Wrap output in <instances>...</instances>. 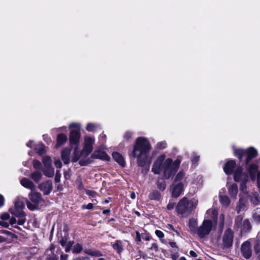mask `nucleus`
Wrapping results in <instances>:
<instances>
[{
  "label": "nucleus",
  "mask_w": 260,
  "mask_h": 260,
  "mask_svg": "<svg viewBox=\"0 0 260 260\" xmlns=\"http://www.w3.org/2000/svg\"><path fill=\"white\" fill-rule=\"evenodd\" d=\"M182 160V157L178 156L176 159L173 161L171 158L166 159V155L161 154L158 156L154 162L152 172L155 174L162 173L166 179H169L174 176L177 172Z\"/></svg>",
  "instance_id": "obj_1"
},
{
  "label": "nucleus",
  "mask_w": 260,
  "mask_h": 260,
  "mask_svg": "<svg viewBox=\"0 0 260 260\" xmlns=\"http://www.w3.org/2000/svg\"><path fill=\"white\" fill-rule=\"evenodd\" d=\"M152 148L147 138L140 137L136 140L133 150L129 152L130 157L137 159V164L140 167L150 165L152 158L149 153Z\"/></svg>",
  "instance_id": "obj_2"
},
{
  "label": "nucleus",
  "mask_w": 260,
  "mask_h": 260,
  "mask_svg": "<svg viewBox=\"0 0 260 260\" xmlns=\"http://www.w3.org/2000/svg\"><path fill=\"white\" fill-rule=\"evenodd\" d=\"M197 204L196 200H189L187 198L183 197L179 201L176 210L183 216H187L196 209Z\"/></svg>",
  "instance_id": "obj_3"
},
{
  "label": "nucleus",
  "mask_w": 260,
  "mask_h": 260,
  "mask_svg": "<svg viewBox=\"0 0 260 260\" xmlns=\"http://www.w3.org/2000/svg\"><path fill=\"white\" fill-rule=\"evenodd\" d=\"M24 207L23 201L20 198H17L15 202L14 207L11 208L9 210L12 214L19 218L18 223L19 225H23L25 222V215L23 211Z\"/></svg>",
  "instance_id": "obj_4"
},
{
  "label": "nucleus",
  "mask_w": 260,
  "mask_h": 260,
  "mask_svg": "<svg viewBox=\"0 0 260 260\" xmlns=\"http://www.w3.org/2000/svg\"><path fill=\"white\" fill-rule=\"evenodd\" d=\"M69 127L72 129L69 136V140L72 147L79 146L81 137V124L79 123H72Z\"/></svg>",
  "instance_id": "obj_5"
},
{
  "label": "nucleus",
  "mask_w": 260,
  "mask_h": 260,
  "mask_svg": "<svg viewBox=\"0 0 260 260\" xmlns=\"http://www.w3.org/2000/svg\"><path fill=\"white\" fill-rule=\"evenodd\" d=\"M234 154L240 160H242L243 157L246 155V163L247 164L251 159L257 155V150L253 147H250L246 150L243 149H234Z\"/></svg>",
  "instance_id": "obj_6"
},
{
  "label": "nucleus",
  "mask_w": 260,
  "mask_h": 260,
  "mask_svg": "<svg viewBox=\"0 0 260 260\" xmlns=\"http://www.w3.org/2000/svg\"><path fill=\"white\" fill-rule=\"evenodd\" d=\"M234 178L235 181L240 183V191L243 192L244 195H247L248 192L246 184L248 180V175L239 168L235 171Z\"/></svg>",
  "instance_id": "obj_7"
},
{
  "label": "nucleus",
  "mask_w": 260,
  "mask_h": 260,
  "mask_svg": "<svg viewBox=\"0 0 260 260\" xmlns=\"http://www.w3.org/2000/svg\"><path fill=\"white\" fill-rule=\"evenodd\" d=\"M213 227V223L211 220L205 219L202 224L198 228L197 235L200 238L203 239L210 233Z\"/></svg>",
  "instance_id": "obj_8"
},
{
  "label": "nucleus",
  "mask_w": 260,
  "mask_h": 260,
  "mask_svg": "<svg viewBox=\"0 0 260 260\" xmlns=\"http://www.w3.org/2000/svg\"><path fill=\"white\" fill-rule=\"evenodd\" d=\"M94 142L93 137L85 136L84 138V147L82 151V154L86 156L92 151L93 145Z\"/></svg>",
  "instance_id": "obj_9"
},
{
  "label": "nucleus",
  "mask_w": 260,
  "mask_h": 260,
  "mask_svg": "<svg viewBox=\"0 0 260 260\" xmlns=\"http://www.w3.org/2000/svg\"><path fill=\"white\" fill-rule=\"evenodd\" d=\"M234 233L231 229L226 230L222 237V246L224 249L229 248L233 245Z\"/></svg>",
  "instance_id": "obj_10"
},
{
  "label": "nucleus",
  "mask_w": 260,
  "mask_h": 260,
  "mask_svg": "<svg viewBox=\"0 0 260 260\" xmlns=\"http://www.w3.org/2000/svg\"><path fill=\"white\" fill-rule=\"evenodd\" d=\"M184 191V184L182 182H174L171 186V192L173 197L177 198Z\"/></svg>",
  "instance_id": "obj_11"
},
{
  "label": "nucleus",
  "mask_w": 260,
  "mask_h": 260,
  "mask_svg": "<svg viewBox=\"0 0 260 260\" xmlns=\"http://www.w3.org/2000/svg\"><path fill=\"white\" fill-rule=\"evenodd\" d=\"M250 242L248 241L244 242L241 245V252L243 256L246 258H249L251 256L252 251L250 248Z\"/></svg>",
  "instance_id": "obj_12"
},
{
  "label": "nucleus",
  "mask_w": 260,
  "mask_h": 260,
  "mask_svg": "<svg viewBox=\"0 0 260 260\" xmlns=\"http://www.w3.org/2000/svg\"><path fill=\"white\" fill-rule=\"evenodd\" d=\"M198 220L194 218H191L188 222V231L192 235H197L198 229Z\"/></svg>",
  "instance_id": "obj_13"
},
{
  "label": "nucleus",
  "mask_w": 260,
  "mask_h": 260,
  "mask_svg": "<svg viewBox=\"0 0 260 260\" xmlns=\"http://www.w3.org/2000/svg\"><path fill=\"white\" fill-rule=\"evenodd\" d=\"M39 187L44 194H48L52 189V182L46 181L39 184Z\"/></svg>",
  "instance_id": "obj_14"
},
{
  "label": "nucleus",
  "mask_w": 260,
  "mask_h": 260,
  "mask_svg": "<svg viewBox=\"0 0 260 260\" xmlns=\"http://www.w3.org/2000/svg\"><path fill=\"white\" fill-rule=\"evenodd\" d=\"M92 158L101 159L104 160H109L110 159V156L104 151L101 150L95 151L91 155Z\"/></svg>",
  "instance_id": "obj_15"
},
{
  "label": "nucleus",
  "mask_w": 260,
  "mask_h": 260,
  "mask_svg": "<svg viewBox=\"0 0 260 260\" xmlns=\"http://www.w3.org/2000/svg\"><path fill=\"white\" fill-rule=\"evenodd\" d=\"M21 184L25 188L30 189L31 190H35L36 189L35 184L29 179L27 178H23L20 180Z\"/></svg>",
  "instance_id": "obj_16"
},
{
  "label": "nucleus",
  "mask_w": 260,
  "mask_h": 260,
  "mask_svg": "<svg viewBox=\"0 0 260 260\" xmlns=\"http://www.w3.org/2000/svg\"><path fill=\"white\" fill-rule=\"evenodd\" d=\"M29 199L33 203L38 205L43 201L41 194L39 192H31L29 194Z\"/></svg>",
  "instance_id": "obj_17"
},
{
  "label": "nucleus",
  "mask_w": 260,
  "mask_h": 260,
  "mask_svg": "<svg viewBox=\"0 0 260 260\" xmlns=\"http://www.w3.org/2000/svg\"><path fill=\"white\" fill-rule=\"evenodd\" d=\"M71 149L65 148L61 152V157L64 164H68L70 161Z\"/></svg>",
  "instance_id": "obj_18"
},
{
  "label": "nucleus",
  "mask_w": 260,
  "mask_h": 260,
  "mask_svg": "<svg viewBox=\"0 0 260 260\" xmlns=\"http://www.w3.org/2000/svg\"><path fill=\"white\" fill-rule=\"evenodd\" d=\"M236 165V162L234 160H229L226 162L223 168L224 171L226 174H231L233 172V169Z\"/></svg>",
  "instance_id": "obj_19"
},
{
  "label": "nucleus",
  "mask_w": 260,
  "mask_h": 260,
  "mask_svg": "<svg viewBox=\"0 0 260 260\" xmlns=\"http://www.w3.org/2000/svg\"><path fill=\"white\" fill-rule=\"evenodd\" d=\"M258 165L252 164L249 166L248 171L249 173L250 178L252 180L254 181L255 179V174L257 173Z\"/></svg>",
  "instance_id": "obj_20"
},
{
  "label": "nucleus",
  "mask_w": 260,
  "mask_h": 260,
  "mask_svg": "<svg viewBox=\"0 0 260 260\" xmlns=\"http://www.w3.org/2000/svg\"><path fill=\"white\" fill-rule=\"evenodd\" d=\"M68 140L67 136L63 133H60L57 136L56 148H58L64 145Z\"/></svg>",
  "instance_id": "obj_21"
},
{
  "label": "nucleus",
  "mask_w": 260,
  "mask_h": 260,
  "mask_svg": "<svg viewBox=\"0 0 260 260\" xmlns=\"http://www.w3.org/2000/svg\"><path fill=\"white\" fill-rule=\"evenodd\" d=\"M112 156L114 159L121 166H125V161L123 157L120 153L114 152L112 153Z\"/></svg>",
  "instance_id": "obj_22"
},
{
  "label": "nucleus",
  "mask_w": 260,
  "mask_h": 260,
  "mask_svg": "<svg viewBox=\"0 0 260 260\" xmlns=\"http://www.w3.org/2000/svg\"><path fill=\"white\" fill-rule=\"evenodd\" d=\"M243 198L244 197H242V195L240 194V200L236 209L238 213L245 211L246 209V205L245 202L243 201Z\"/></svg>",
  "instance_id": "obj_23"
},
{
  "label": "nucleus",
  "mask_w": 260,
  "mask_h": 260,
  "mask_svg": "<svg viewBox=\"0 0 260 260\" xmlns=\"http://www.w3.org/2000/svg\"><path fill=\"white\" fill-rule=\"evenodd\" d=\"M228 190L231 197L236 199L238 191L237 185L235 183H233L228 187Z\"/></svg>",
  "instance_id": "obj_24"
},
{
  "label": "nucleus",
  "mask_w": 260,
  "mask_h": 260,
  "mask_svg": "<svg viewBox=\"0 0 260 260\" xmlns=\"http://www.w3.org/2000/svg\"><path fill=\"white\" fill-rule=\"evenodd\" d=\"M54 246L52 245L50 247V249L46 251L47 253V259L48 260H57V256L54 254L53 250L54 249Z\"/></svg>",
  "instance_id": "obj_25"
},
{
  "label": "nucleus",
  "mask_w": 260,
  "mask_h": 260,
  "mask_svg": "<svg viewBox=\"0 0 260 260\" xmlns=\"http://www.w3.org/2000/svg\"><path fill=\"white\" fill-rule=\"evenodd\" d=\"M43 172L47 177H52L54 175V170L52 166L44 167Z\"/></svg>",
  "instance_id": "obj_26"
},
{
  "label": "nucleus",
  "mask_w": 260,
  "mask_h": 260,
  "mask_svg": "<svg viewBox=\"0 0 260 260\" xmlns=\"http://www.w3.org/2000/svg\"><path fill=\"white\" fill-rule=\"evenodd\" d=\"M74 152H73V156L72 157V161L73 162H76L77 161L80 157H81L82 154V152L80 153L79 151V146H74ZM83 156H84L83 155Z\"/></svg>",
  "instance_id": "obj_27"
},
{
  "label": "nucleus",
  "mask_w": 260,
  "mask_h": 260,
  "mask_svg": "<svg viewBox=\"0 0 260 260\" xmlns=\"http://www.w3.org/2000/svg\"><path fill=\"white\" fill-rule=\"evenodd\" d=\"M84 253L94 257H100L103 256L102 253L97 250H93L91 249H85L84 250Z\"/></svg>",
  "instance_id": "obj_28"
},
{
  "label": "nucleus",
  "mask_w": 260,
  "mask_h": 260,
  "mask_svg": "<svg viewBox=\"0 0 260 260\" xmlns=\"http://www.w3.org/2000/svg\"><path fill=\"white\" fill-rule=\"evenodd\" d=\"M240 228L242 233L246 232L249 231L251 228V224L249 220L248 219L244 220Z\"/></svg>",
  "instance_id": "obj_29"
},
{
  "label": "nucleus",
  "mask_w": 260,
  "mask_h": 260,
  "mask_svg": "<svg viewBox=\"0 0 260 260\" xmlns=\"http://www.w3.org/2000/svg\"><path fill=\"white\" fill-rule=\"evenodd\" d=\"M218 212L215 209H209L206 213V218H216L217 216Z\"/></svg>",
  "instance_id": "obj_30"
},
{
  "label": "nucleus",
  "mask_w": 260,
  "mask_h": 260,
  "mask_svg": "<svg viewBox=\"0 0 260 260\" xmlns=\"http://www.w3.org/2000/svg\"><path fill=\"white\" fill-rule=\"evenodd\" d=\"M30 177L36 183L39 182L42 177V174L41 172L39 171H35L32 173Z\"/></svg>",
  "instance_id": "obj_31"
},
{
  "label": "nucleus",
  "mask_w": 260,
  "mask_h": 260,
  "mask_svg": "<svg viewBox=\"0 0 260 260\" xmlns=\"http://www.w3.org/2000/svg\"><path fill=\"white\" fill-rule=\"evenodd\" d=\"M220 202L223 206L228 207L230 204V200L226 196H220Z\"/></svg>",
  "instance_id": "obj_32"
},
{
  "label": "nucleus",
  "mask_w": 260,
  "mask_h": 260,
  "mask_svg": "<svg viewBox=\"0 0 260 260\" xmlns=\"http://www.w3.org/2000/svg\"><path fill=\"white\" fill-rule=\"evenodd\" d=\"M149 198L150 200H159L161 198V194L158 191L154 190L149 194Z\"/></svg>",
  "instance_id": "obj_33"
},
{
  "label": "nucleus",
  "mask_w": 260,
  "mask_h": 260,
  "mask_svg": "<svg viewBox=\"0 0 260 260\" xmlns=\"http://www.w3.org/2000/svg\"><path fill=\"white\" fill-rule=\"evenodd\" d=\"M250 200L254 205H257L260 204V197L257 193H253L251 194Z\"/></svg>",
  "instance_id": "obj_34"
},
{
  "label": "nucleus",
  "mask_w": 260,
  "mask_h": 260,
  "mask_svg": "<svg viewBox=\"0 0 260 260\" xmlns=\"http://www.w3.org/2000/svg\"><path fill=\"white\" fill-rule=\"evenodd\" d=\"M112 247L118 253H120L123 250V245L121 242L119 241H117L112 245Z\"/></svg>",
  "instance_id": "obj_35"
},
{
  "label": "nucleus",
  "mask_w": 260,
  "mask_h": 260,
  "mask_svg": "<svg viewBox=\"0 0 260 260\" xmlns=\"http://www.w3.org/2000/svg\"><path fill=\"white\" fill-rule=\"evenodd\" d=\"M254 250L256 253L260 252V232L258 233L256 236V240L254 246Z\"/></svg>",
  "instance_id": "obj_36"
},
{
  "label": "nucleus",
  "mask_w": 260,
  "mask_h": 260,
  "mask_svg": "<svg viewBox=\"0 0 260 260\" xmlns=\"http://www.w3.org/2000/svg\"><path fill=\"white\" fill-rule=\"evenodd\" d=\"M44 167H49L52 166L51 158L48 156H45L43 157L42 159Z\"/></svg>",
  "instance_id": "obj_37"
},
{
  "label": "nucleus",
  "mask_w": 260,
  "mask_h": 260,
  "mask_svg": "<svg viewBox=\"0 0 260 260\" xmlns=\"http://www.w3.org/2000/svg\"><path fill=\"white\" fill-rule=\"evenodd\" d=\"M35 150L40 155H43L45 153L44 146L42 144H38L36 146Z\"/></svg>",
  "instance_id": "obj_38"
},
{
  "label": "nucleus",
  "mask_w": 260,
  "mask_h": 260,
  "mask_svg": "<svg viewBox=\"0 0 260 260\" xmlns=\"http://www.w3.org/2000/svg\"><path fill=\"white\" fill-rule=\"evenodd\" d=\"M98 127V125L97 124L93 123H88L87 124L86 129L88 132H94Z\"/></svg>",
  "instance_id": "obj_39"
},
{
  "label": "nucleus",
  "mask_w": 260,
  "mask_h": 260,
  "mask_svg": "<svg viewBox=\"0 0 260 260\" xmlns=\"http://www.w3.org/2000/svg\"><path fill=\"white\" fill-rule=\"evenodd\" d=\"M243 217L241 215L238 216L235 219V226L236 228H240L243 223Z\"/></svg>",
  "instance_id": "obj_40"
},
{
  "label": "nucleus",
  "mask_w": 260,
  "mask_h": 260,
  "mask_svg": "<svg viewBox=\"0 0 260 260\" xmlns=\"http://www.w3.org/2000/svg\"><path fill=\"white\" fill-rule=\"evenodd\" d=\"M167 146V144L166 141H161L158 142L155 146L156 149L162 150L166 148Z\"/></svg>",
  "instance_id": "obj_41"
},
{
  "label": "nucleus",
  "mask_w": 260,
  "mask_h": 260,
  "mask_svg": "<svg viewBox=\"0 0 260 260\" xmlns=\"http://www.w3.org/2000/svg\"><path fill=\"white\" fill-rule=\"evenodd\" d=\"M185 177V173L183 171L179 172L175 178V182L182 180Z\"/></svg>",
  "instance_id": "obj_42"
},
{
  "label": "nucleus",
  "mask_w": 260,
  "mask_h": 260,
  "mask_svg": "<svg viewBox=\"0 0 260 260\" xmlns=\"http://www.w3.org/2000/svg\"><path fill=\"white\" fill-rule=\"evenodd\" d=\"M83 250L82 246L79 243H77L74 246L73 251L74 253H80Z\"/></svg>",
  "instance_id": "obj_43"
},
{
  "label": "nucleus",
  "mask_w": 260,
  "mask_h": 260,
  "mask_svg": "<svg viewBox=\"0 0 260 260\" xmlns=\"http://www.w3.org/2000/svg\"><path fill=\"white\" fill-rule=\"evenodd\" d=\"M26 205H27V208L31 210H35L38 207V206L39 205L38 204H35L34 203L32 204L31 203H30L29 201L27 202Z\"/></svg>",
  "instance_id": "obj_44"
},
{
  "label": "nucleus",
  "mask_w": 260,
  "mask_h": 260,
  "mask_svg": "<svg viewBox=\"0 0 260 260\" xmlns=\"http://www.w3.org/2000/svg\"><path fill=\"white\" fill-rule=\"evenodd\" d=\"M73 243L74 242L73 241H69L66 244L65 246H63L65 248L66 252H68L69 251H70V250L71 249V247L73 245Z\"/></svg>",
  "instance_id": "obj_45"
},
{
  "label": "nucleus",
  "mask_w": 260,
  "mask_h": 260,
  "mask_svg": "<svg viewBox=\"0 0 260 260\" xmlns=\"http://www.w3.org/2000/svg\"><path fill=\"white\" fill-rule=\"evenodd\" d=\"M200 159V156L196 154H193L192 157L191 158V161L193 164L195 166L197 165L198 162Z\"/></svg>",
  "instance_id": "obj_46"
},
{
  "label": "nucleus",
  "mask_w": 260,
  "mask_h": 260,
  "mask_svg": "<svg viewBox=\"0 0 260 260\" xmlns=\"http://www.w3.org/2000/svg\"><path fill=\"white\" fill-rule=\"evenodd\" d=\"M157 187L161 191L164 190L166 187V184L165 182H157Z\"/></svg>",
  "instance_id": "obj_47"
},
{
  "label": "nucleus",
  "mask_w": 260,
  "mask_h": 260,
  "mask_svg": "<svg viewBox=\"0 0 260 260\" xmlns=\"http://www.w3.org/2000/svg\"><path fill=\"white\" fill-rule=\"evenodd\" d=\"M41 163L37 160H34L33 162V166L36 169H40L41 167Z\"/></svg>",
  "instance_id": "obj_48"
},
{
  "label": "nucleus",
  "mask_w": 260,
  "mask_h": 260,
  "mask_svg": "<svg viewBox=\"0 0 260 260\" xmlns=\"http://www.w3.org/2000/svg\"><path fill=\"white\" fill-rule=\"evenodd\" d=\"M54 165L57 168H61L62 163L59 158H54Z\"/></svg>",
  "instance_id": "obj_49"
},
{
  "label": "nucleus",
  "mask_w": 260,
  "mask_h": 260,
  "mask_svg": "<svg viewBox=\"0 0 260 260\" xmlns=\"http://www.w3.org/2000/svg\"><path fill=\"white\" fill-rule=\"evenodd\" d=\"M85 191L87 194L91 197H95L96 195V193L93 190L87 189Z\"/></svg>",
  "instance_id": "obj_50"
},
{
  "label": "nucleus",
  "mask_w": 260,
  "mask_h": 260,
  "mask_svg": "<svg viewBox=\"0 0 260 260\" xmlns=\"http://www.w3.org/2000/svg\"><path fill=\"white\" fill-rule=\"evenodd\" d=\"M133 134L130 132H127L124 135V138L125 140L128 141L132 137Z\"/></svg>",
  "instance_id": "obj_51"
},
{
  "label": "nucleus",
  "mask_w": 260,
  "mask_h": 260,
  "mask_svg": "<svg viewBox=\"0 0 260 260\" xmlns=\"http://www.w3.org/2000/svg\"><path fill=\"white\" fill-rule=\"evenodd\" d=\"M253 217L255 221L257 222H260V214H257V213L256 212L253 214Z\"/></svg>",
  "instance_id": "obj_52"
},
{
  "label": "nucleus",
  "mask_w": 260,
  "mask_h": 260,
  "mask_svg": "<svg viewBox=\"0 0 260 260\" xmlns=\"http://www.w3.org/2000/svg\"><path fill=\"white\" fill-rule=\"evenodd\" d=\"M93 204L92 203H89L87 205L84 204L82 207L83 209H91L93 208Z\"/></svg>",
  "instance_id": "obj_53"
},
{
  "label": "nucleus",
  "mask_w": 260,
  "mask_h": 260,
  "mask_svg": "<svg viewBox=\"0 0 260 260\" xmlns=\"http://www.w3.org/2000/svg\"><path fill=\"white\" fill-rule=\"evenodd\" d=\"M155 234L160 239H161L164 237V233L161 231H159V230H156L155 231Z\"/></svg>",
  "instance_id": "obj_54"
},
{
  "label": "nucleus",
  "mask_w": 260,
  "mask_h": 260,
  "mask_svg": "<svg viewBox=\"0 0 260 260\" xmlns=\"http://www.w3.org/2000/svg\"><path fill=\"white\" fill-rule=\"evenodd\" d=\"M136 237L135 240L137 242H140L141 241L142 236L138 231L136 232Z\"/></svg>",
  "instance_id": "obj_55"
},
{
  "label": "nucleus",
  "mask_w": 260,
  "mask_h": 260,
  "mask_svg": "<svg viewBox=\"0 0 260 260\" xmlns=\"http://www.w3.org/2000/svg\"><path fill=\"white\" fill-rule=\"evenodd\" d=\"M149 250H153L155 251H157L158 247L156 243H152L151 247L148 248Z\"/></svg>",
  "instance_id": "obj_56"
},
{
  "label": "nucleus",
  "mask_w": 260,
  "mask_h": 260,
  "mask_svg": "<svg viewBox=\"0 0 260 260\" xmlns=\"http://www.w3.org/2000/svg\"><path fill=\"white\" fill-rule=\"evenodd\" d=\"M73 260H90V259L87 256H83L77 257L74 258Z\"/></svg>",
  "instance_id": "obj_57"
},
{
  "label": "nucleus",
  "mask_w": 260,
  "mask_h": 260,
  "mask_svg": "<svg viewBox=\"0 0 260 260\" xmlns=\"http://www.w3.org/2000/svg\"><path fill=\"white\" fill-rule=\"evenodd\" d=\"M68 243L67 239L66 238H62L60 241V243L62 246H65L66 244Z\"/></svg>",
  "instance_id": "obj_58"
},
{
  "label": "nucleus",
  "mask_w": 260,
  "mask_h": 260,
  "mask_svg": "<svg viewBox=\"0 0 260 260\" xmlns=\"http://www.w3.org/2000/svg\"><path fill=\"white\" fill-rule=\"evenodd\" d=\"M9 214L8 213H4L1 215V219L3 220H7L9 218Z\"/></svg>",
  "instance_id": "obj_59"
},
{
  "label": "nucleus",
  "mask_w": 260,
  "mask_h": 260,
  "mask_svg": "<svg viewBox=\"0 0 260 260\" xmlns=\"http://www.w3.org/2000/svg\"><path fill=\"white\" fill-rule=\"evenodd\" d=\"M141 236L142 238L146 241H149L150 240L149 236L146 234H142Z\"/></svg>",
  "instance_id": "obj_60"
},
{
  "label": "nucleus",
  "mask_w": 260,
  "mask_h": 260,
  "mask_svg": "<svg viewBox=\"0 0 260 260\" xmlns=\"http://www.w3.org/2000/svg\"><path fill=\"white\" fill-rule=\"evenodd\" d=\"M5 199L4 197L0 194V207H2L4 205Z\"/></svg>",
  "instance_id": "obj_61"
},
{
  "label": "nucleus",
  "mask_w": 260,
  "mask_h": 260,
  "mask_svg": "<svg viewBox=\"0 0 260 260\" xmlns=\"http://www.w3.org/2000/svg\"><path fill=\"white\" fill-rule=\"evenodd\" d=\"M175 204L174 203H169L167 205V209L168 210H172L174 208Z\"/></svg>",
  "instance_id": "obj_62"
},
{
  "label": "nucleus",
  "mask_w": 260,
  "mask_h": 260,
  "mask_svg": "<svg viewBox=\"0 0 260 260\" xmlns=\"http://www.w3.org/2000/svg\"><path fill=\"white\" fill-rule=\"evenodd\" d=\"M257 183L258 187L260 188V172L257 173Z\"/></svg>",
  "instance_id": "obj_63"
},
{
  "label": "nucleus",
  "mask_w": 260,
  "mask_h": 260,
  "mask_svg": "<svg viewBox=\"0 0 260 260\" xmlns=\"http://www.w3.org/2000/svg\"><path fill=\"white\" fill-rule=\"evenodd\" d=\"M68 255L67 254H62L60 256V260H68Z\"/></svg>",
  "instance_id": "obj_64"
}]
</instances>
